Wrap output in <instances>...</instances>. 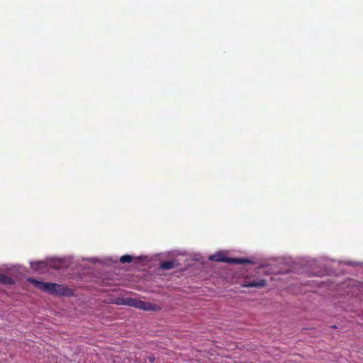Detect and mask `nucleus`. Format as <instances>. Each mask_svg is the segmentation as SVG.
I'll use <instances>...</instances> for the list:
<instances>
[{
	"mask_svg": "<svg viewBox=\"0 0 363 363\" xmlns=\"http://www.w3.org/2000/svg\"><path fill=\"white\" fill-rule=\"evenodd\" d=\"M28 281L33 284L35 286L43 291L48 292L52 295L73 296L74 290L62 284L40 281L33 278L28 279Z\"/></svg>",
	"mask_w": 363,
	"mask_h": 363,
	"instance_id": "obj_1",
	"label": "nucleus"
},
{
	"mask_svg": "<svg viewBox=\"0 0 363 363\" xmlns=\"http://www.w3.org/2000/svg\"><path fill=\"white\" fill-rule=\"evenodd\" d=\"M123 304L132 306L140 310L146 311H156L160 310V307L155 304L147 301H143L133 298H125L122 300Z\"/></svg>",
	"mask_w": 363,
	"mask_h": 363,
	"instance_id": "obj_2",
	"label": "nucleus"
},
{
	"mask_svg": "<svg viewBox=\"0 0 363 363\" xmlns=\"http://www.w3.org/2000/svg\"><path fill=\"white\" fill-rule=\"evenodd\" d=\"M209 259L215 262H225L229 264H252V261L246 258L226 257L223 252H217L209 257Z\"/></svg>",
	"mask_w": 363,
	"mask_h": 363,
	"instance_id": "obj_3",
	"label": "nucleus"
},
{
	"mask_svg": "<svg viewBox=\"0 0 363 363\" xmlns=\"http://www.w3.org/2000/svg\"><path fill=\"white\" fill-rule=\"evenodd\" d=\"M267 284V281L264 279H259L258 281H249L246 286L247 287H256V288H262L265 286Z\"/></svg>",
	"mask_w": 363,
	"mask_h": 363,
	"instance_id": "obj_4",
	"label": "nucleus"
},
{
	"mask_svg": "<svg viewBox=\"0 0 363 363\" xmlns=\"http://www.w3.org/2000/svg\"><path fill=\"white\" fill-rule=\"evenodd\" d=\"M0 283L4 284H13V279L5 274H0Z\"/></svg>",
	"mask_w": 363,
	"mask_h": 363,
	"instance_id": "obj_5",
	"label": "nucleus"
},
{
	"mask_svg": "<svg viewBox=\"0 0 363 363\" xmlns=\"http://www.w3.org/2000/svg\"><path fill=\"white\" fill-rule=\"evenodd\" d=\"M174 263L172 260L164 261L160 264V268L162 269L168 270L174 267Z\"/></svg>",
	"mask_w": 363,
	"mask_h": 363,
	"instance_id": "obj_6",
	"label": "nucleus"
},
{
	"mask_svg": "<svg viewBox=\"0 0 363 363\" xmlns=\"http://www.w3.org/2000/svg\"><path fill=\"white\" fill-rule=\"evenodd\" d=\"M133 260V257L130 255H125L120 257V262L121 263H130Z\"/></svg>",
	"mask_w": 363,
	"mask_h": 363,
	"instance_id": "obj_7",
	"label": "nucleus"
},
{
	"mask_svg": "<svg viewBox=\"0 0 363 363\" xmlns=\"http://www.w3.org/2000/svg\"><path fill=\"white\" fill-rule=\"evenodd\" d=\"M149 359H150V362H153L155 360V357H150Z\"/></svg>",
	"mask_w": 363,
	"mask_h": 363,
	"instance_id": "obj_8",
	"label": "nucleus"
}]
</instances>
